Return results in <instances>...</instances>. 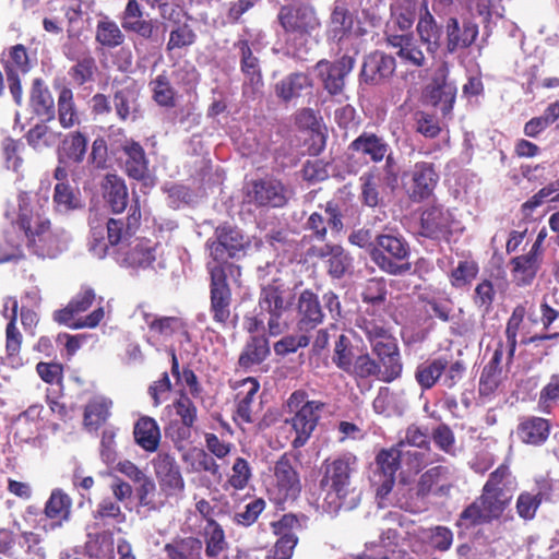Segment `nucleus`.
I'll use <instances>...</instances> for the list:
<instances>
[{"label": "nucleus", "instance_id": "obj_10", "mask_svg": "<svg viewBox=\"0 0 559 559\" xmlns=\"http://www.w3.org/2000/svg\"><path fill=\"white\" fill-rule=\"evenodd\" d=\"M298 457L290 453H283L274 464L275 489L280 500H296L301 492V480L297 469Z\"/></svg>", "mask_w": 559, "mask_h": 559}, {"label": "nucleus", "instance_id": "obj_53", "mask_svg": "<svg viewBox=\"0 0 559 559\" xmlns=\"http://www.w3.org/2000/svg\"><path fill=\"white\" fill-rule=\"evenodd\" d=\"M78 314L74 311V308L69 302L68 306L63 309L57 310L53 313V319L60 324L68 325L73 329H82V328H96L100 321L104 319L105 311L103 307H98L93 310L88 316L83 319H80L76 322H73L74 316Z\"/></svg>", "mask_w": 559, "mask_h": 559}, {"label": "nucleus", "instance_id": "obj_63", "mask_svg": "<svg viewBox=\"0 0 559 559\" xmlns=\"http://www.w3.org/2000/svg\"><path fill=\"white\" fill-rule=\"evenodd\" d=\"M93 519L104 525L109 522L121 524L126 521V514L118 502L107 497L98 502L96 510L93 511Z\"/></svg>", "mask_w": 559, "mask_h": 559}, {"label": "nucleus", "instance_id": "obj_40", "mask_svg": "<svg viewBox=\"0 0 559 559\" xmlns=\"http://www.w3.org/2000/svg\"><path fill=\"white\" fill-rule=\"evenodd\" d=\"M103 197L114 213H122L128 205V188L120 176L107 174L102 183Z\"/></svg>", "mask_w": 559, "mask_h": 559}, {"label": "nucleus", "instance_id": "obj_8", "mask_svg": "<svg viewBox=\"0 0 559 559\" xmlns=\"http://www.w3.org/2000/svg\"><path fill=\"white\" fill-rule=\"evenodd\" d=\"M511 500L512 495L483 488L481 495L462 511L460 521L467 527L490 523L503 514Z\"/></svg>", "mask_w": 559, "mask_h": 559}, {"label": "nucleus", "instance_id": "obj_15", "mask_svg": "<svg viewBox=\"0 0 559 559\" xmlns=\"http://www.w3.org/2000/svg\"><path fill=\"white\" fill-rule=\"evenodd\" d=\"M417 0H396L390 5V17L384 28L385 41H392L393 36L412 33L411 29L418 19Z\"/></svg>", "mask_w": 559, "mask_h": 559}, {"label": "nucleus", "instance_id": "obj_29", "mask_svg": "<svg viewBox=\"0 0 559 559\" xmlns=\"http://www.w3.org/2000/svg\"><path fill=\"white\" fill-rule=\"evenodd\" d=\"M372 353L378 357L380 372L378 379L390 383L399 379L403 371V362L396 338L373 348Z\"/></svg>", "mask_w": 559, "mask_h": 559}, {"label": "nucleus", "instance_id": "obj_12", "mask_svg": "<svg viewBox=\"0 0 559 559\" xmlns=\"http://www.w3.org/2000/svg\"><path fill=\"white\" fill-rule=\"evenodd\" d=\"M478 34V24L471 19L460 21L456 16H449L444 20V47L448 53L468 49Z\"/></svg>", "mask_w": 559, "mask_h": 559}, {"label": "nucleus", "instance_id": "obj_43", "mask_svg": "<svg viewBox=\"0 0 559 559\" xmlns=\"http://www.w3.org/2000/svg\"><path fill=\"white\" fill-rule=\"evenodd\" d=\"M543 255L530 250L527 253L511 259V273L518 285L532 284L540 267Z\"/></svg>", "mask_w": 559, "mask_h": 559}, {"label": "nucleus", "instance_id": "obj_18", "mask_svg": "<svg viewBox=\"0 0 559 559\" xmlns=\"http://www.w3.org/2000/svg\"><path fill=\"white\" fill-rule=\"evenodd\" d=\"M141 209L139 200L131 204L127 217L109 218L107 226V239L111 247L121 248L133 240L141 226Z\"/></svg>", "mask_w": 559, "mask_h": 559}, {"label": "nucleus", "instance_id": "obj_38", "mask_svg": "<svg viewBox=\"0 0 559 559\" xmlns=\"http://www.w3.org/2000/svg\"><path fill=\"white\" fill-rule=\"evenodd\" d=\"M312 88L311 78L304 72H293L280 80L274 92L278 99L287 104Z\"/></svg>", "mask_w": 559, "mask_h": 559}, {"label": "nucleus", "instance_id": "obj_51", "mask_svg": "<svg viewBox=\"0 0 559 559\" xmlns=\"http://www.w3.org/2000/svg\"><path fill=\"white\" fill-rule=\"evenodd\" d=\"M234 47L239 50L240 70L242 74L249 80L251 84L261 83L262 72L260 62L252 52L250 41L247 38H240L234 44Z\"/></svg>", "mask_w": 559, "mask_h": 559}, {"label": "nucleus", "instance_id": "obj_49", "mask_svg": "<svg viewBox=\"0 0 559 559\" xmlns=\"http://www.w3.org/2000/svg\"><path fill=\"white\" fill-rule=\"evenodd\" d=\"M359 200L362 205L377 207L383 204V198L380 193V176L377 168H371L364 173L360 178Z\"/></svg>", "mask_w": 559, "mask_h": 559}, {"label": "nucleus", "instance_id": "obj_62", "mask_svg": "<svg viewBox=\"0 0 559 559\" xmlns=\"http://www.w3.org/2000/svg\"><path fill=\"white\" fill-rule=\"evenodd\" d=\"M537 404L538 408L546 414H550L559 404V371L549 376L539 391Z\"/></svg>", "mask_w": 559, "mask_h": 559}, {"label": "nucleus", "instance_id": "obj_60", "mask_svg": "<svg viewBox=\"0 0 559 559\" xmlns=\"http://www.w3.org/2000/svg\"><path fill=\"white\" fill-rule=\"evenodd\" d=\"M52 202L56 211L61 213H68L80 207V199L69 182L56 183Z\"/></svg>", "mask_w": 559, "mask_h": 559}, {"label": "nucleus", "instance_id": "obj_20", "mask_svg": "<svg viewBox=\"0 0 559 559\" xmlns=\"http://www.w3.org/2000/svg\"><path fill=\"white\" fill-rule=\"evenodd\" d=\"M156 478L160 489L167 495L173 496L185 489V480L176 459L160 452L152 461Z\"/></svg>", "mask_w": 559, "mask_h": 559}, {"label": "nucleus", "instance_id": "obj_42", "mask_svg": "<svg viewBox=\"0 0 559 559\" xmlns=\"http://www.w3.org/2000/svg\"><path fill=\"white\" fill-rule=\"evenodd\" d=\"M354 27V16L347 5L343 2H335L331 11L328 36L336 43L347 38Z\"/></svg>", "mask_w": 559, "mask_h": 559}, {"label": "nucleus", "instance_id": "obj_6", "mask_svg": "<svg viewBox=\"0 0 559 559\" xmlns=\"http://www.w3.org/2000/svg\"><path fill=\"white\" fill-rule=\"evenodd\" d=\"M455 224V216L451 209L442 203L431 202L419 211L418 235L432 241L449 242Z\"/></svg>", "mask_w": 559, "mask_h": 559}, {"label": "nucleus", "instance_id": "obj_58", "mask_svg": "<svg viewBox=\"0 0 559 559\" xmlns=\"http://www.w3.org/2000/svg\"><path fill=\"white\" fill-rule=\"evenodd\" d=\"M111 402L108 399L97 396L92 399L84 409V423L88 427L98 428L110 415Z\"/></svg>", "mask_w": 559, "mask_h": 559}, {"label": "nucleus", "instance_id": "obj_27", "mask_svg": "<svg viewBox=\"0 0 559 559\" xmlns=\"http://www.w3.org/2000/svg\"><path fill=\"white\" fill-rule=\"evenodd\" d=\"M50 223L41 206L32 205L25 199L19 202L15 224L24 233L27 242L36 237V234L43 231L44 228H48Z\"/></svg>", "mask_w": 559, "mask_h": 559}, {"label": "nucleus", "instance_id": "obj_47", "mask_svg": "<svg viewBox=\"0 0 559 559\" xmlns=\"http://www.w3.org/2000/svg\"><path fill=\"white\" fill-rule=\"evenodd\" d=\"M56 114L63 129H71L81 122L73 91L68 86H62L58 93Z\"/></svg>", "mask_w": 559, "mask_h": 559}, {"label": "nucleus", "instance_id": "obj_13", "mask_svg": "<svg viewBox=\"0 0 559 559\" xmlns=\"http://www.w3.org/2000/svg\"><path fill=\"white\" fill-rule=\"evenodd\" d=\"M402 452L397 447L382 449L376 456L373 483L378 485L377 496L384 498L395 485V474L401 467Z\"/></svg>", "mask_w": 559, "mask_h": 559}, {"label": "nucleus", "instance_id": "obj_33", "mask_svg": "<svg viewBox=\"0 0 559 559\" xmlns=\"http://www.w3.org/2000/svg\"><path fill=\"white\" fill-rule=\"evenodd\" d=\"M27 246L41 258L53 259L67 247V237L63 229H53L51 223L48 228L36 234V237L27 242Z\"/></svg>", "mask_w": 559, "mask_h": 559}, {"label": "nucleus", "instance_id": "obj_50", "mask_svg": "<svg viewBox=\"0 0 559 559\" xmlns=\"http://www.w3.org/2000/svg\"><path fill=\"white\" fill-rule=\"evenodd\" d=\"M126 36L119 25L105 15L97 21L95 31V41L106 49H114L124 43Z\"/></svg>", "mask_w": 559, "mask_h": 559}, {"label": "nucleus", "instance_id": "obj_16", "mask_svg": "<svg viewBox=\"0 0 559 559\" xmlns=\"http://www.w3.org/2000/svg\"><path fill=\"white\" fill-rule=\"evenodd\" d=\"M307 260H323L328 274L333 278H341L352 265V258L345 249L337 243L310 246L305 252Z\"/></svg>", "mask_w": 559, "mask_h": 559}, {"label": "nucleus", "instance_id": "obj_7", "mask_svg": "<svg viewBox=\"0 0 559 559\" xmlns=\"http://www.w3.org/2000/svg\"><path fill=\"white\" fill-rule=\"evenodd\" d=\"M230 266H211L206 263V270L210 274V313L215 323L226 329L231 318L233 294L228 284L226 270Z\"/></svg>", "mask_w": 559, "mask_h": 559}, {"label": "nucleus", "instance_id": "obj_34", "mask_svg": "<svg viewBox=\"0 0 559 559\" xmlns=\"http://www.w3.org/2000/svg\"><path fill=\"white\" fill-rule=\"evenodd\" d=\"M356 326L365 334L371 349L395 340L384 318L376 316L368 310L357 318Z\"/></svg>", "mask_w": 559, "mask_h": 559}, {"label": "nucleus", "instance_id": "obj_55", "mask_svg": "<svg viewBox=\"0 0 559 559\" xmlns=\"http://www.w3.org/2000/svg\"><path fill=\"white\" fill-rule=\"evenodd\" d=\"M198 35L193 27L188 23H177L173 25L169 32V38L166 44L167 53L189 49L197 43Z\"/></svg>", "mask_w": 559, "mask_h": 559}, {"label": "nucleus", "instance_id": "obj_36", "mask_svg": "<svg viewBox=\"0 0 559 559\" xmlns=\"http://www.w3.org/2000/svg\"><path fill=\"white\" fill-rule=\"evenodd\" d=\"M88 138L80 130L70 131L61 140L57 150L58 160L80 165L86 157Z\"/></svg>", "mask_w": 559, "mask_h": 559}, {"label": "nucleus", "instance_id": "obj_56", "mask_svg": "<svg viewBox=\"0 0 559 559\" xmlns=\"http://www.w3.org/2000/svg\"><path fill=\"white\" fill-rule=\"evenodd\" d=\"M527 310L525 305L520 304L514 307L510 318L508 319L506 326V340H507V365L513 361L516 345H518V333L523 323L524 317Z\"/></svg>", "mask_w": 559, "mask_h": 559}, {"label": "nucleus", "instance_id": "obj_44", "mask_svg": "<svg viewBox=\"0 0 559 559\" xmlns=\"http://www.w3.org/2000/svg\"><path fill=\"white\" fill-rule=\"evenodd\" d=\"M550 423L542 417H527L516 428L519 439L526 444L540 445L549 437Z\"/></svg>", "mask_w": 559, "mask_h": 559}, {"label": "nucleus", "instance_id": "obj_61", "mask_svg": "<svg viewBox=\"0 0 559 559\" xmlns=\"http://www.w3.org/2000/svg\"><path fill=\"white\" fill-rule=\"evenodd\" d=\"M355 348L348 336L340 334L334 343L332 361L342 371H349L355 359Z\"/></svg>", "mask_w": 559, "mask_h": 559}, {"label": "nucleus", "instance_id": "obj_5", "mask_svg": "<svg viewBox=\"0 0 559 559\" xmlns=\"http://www.w3.org/2000/svg\"><path fill=\"white\" fill-rule=\"evenodd\" d=\"M293 296L281 277H273L261 284L258 305L261 312L269 314L267 334L278 336L288 329L284 313L293 306Z\"/></svg>", "mask_w": 559, "mask_h": 559}, {"label": "nucleus", "instance_id": "obj_64", "mask_svg": "<svg viewBox=\"0 0 559 559\" xmlns=\"http://www.w3.org/2000/svg\"><path fill=\"white\" fill-rule=\"evenodd\" d=\"M57 133L43 121L36 123L25 133L27 144L37 151L50 147L55 143Z\"/></svg>", "mask_w": 559, "mask_h": 559}, {"label": "nucleus", "instance_id": "obj_54", "mask_svg": "<svg viewBox=\"0 0 559 559\" xmlns=\"http://www.w3.org/2000/svg\"><path fill=\"white\" fill-rule=\"evenodd\" d=\"M152 99L160 107L174 108L177 104V91L173 86L166 71L150 82Z\"/></svg>", "mask_w": 559, "mask_h": 559}, {"label": "nucleus", "instance_id": "obj_28", "mask_svg": "<svg viewBox=\"0 0 559 559\" xmlns=\"http://www.w3.org/2000/svg\"><path fill=\"white\" fill-rule=\"evenodd\" d=\"M324 212L326 222L319 212H313L306 222V229L311 231L309 236L311 239L324 241L328 235L326 224L336 233L343 229V215L337 203L329 201L325 204Z\"/></svg>", "mask_w": 559, "mask_h": 559}, {"label": "nucleus", "instance_id": "obj_35", "mask_svg": "<svg viewBox=\"0 0 559 559\" xmlns=\"http://www.w3.org/2000/svg\"><path fill=\"white\" fill-rule=\"evenodd\" d=\"M114 107L118 119L122 122L135 121L138 114V92L133 81L126 79L115 88Z\"/></svg>", "mask_w": 559, "mask_h": 559}, {"label": "nucleus", "instance_id": "obj_52", "mask_svg": "<svg viewBox=\"0 0 559 559\" xmlns=\"http://www.w3.org/2000/svg\"><path fill=\"white\" fill-rule=\"evenodd\" d=\"M0 61L5 74H25L31 70L28 51L22 44L13 45L3 51Z\"/></svg>", "mask_w": 559, "mask_h": 559}, {"label": "nucleus", "instance_id": "obj_19", "mask_svg": "<svg viewBox=\"0 0 559 559\" xmlns=\"http://www.w3.org/2000/svg\"><path fill=\"white\" fill-rule=\"evenodd\" d=\"M249 203L258 207H282L287 202L284 185L273 178L254 180L247 192Z\"/></svg>", "mask_w": 559, "mask_h": 559}, {"label": "nucleus", "instance_id": "obj_14", "mask_svg": "<svg viewBox=\"0 0 559 559\" xmlns=\"http://www.w3.org/2000/svg\"><path fill=\"white\" fill-rule=\"evenodd\" d=\"M324 406L325 403L321 401H311L298 408L292 418L286 419V424H289L296 433L292 441L294 449H299L308 442L318 426L320 412Z\"/></svg>", "mask_w": 559, "mask_h": 559}, {"label": "nucleus", "instance_id": "obj_23", "mask_svg": "<svg viewBox=\"0 0 559 559\" xmlns=\"http://www.w3.org/2000/svg\"><path fill=\"white\" fill-rule=\"evenodd\" d=\"M121 27L128 32L151 40L157 32L156 22L144 17V11L138 0H128L121 13Z\"/></svg>", "mask_w": 559, "mask_h": 559}, {"label": "nucleus", "instance_id": "obj_59", "mask_svg": "<svg viewBox=\"0 0 559 559\" xmlns=\"http://www.w3.org/2000/svg\"><path fill=\"white\" fill-rule=\"evenodd\" d=\"M483 488L495 492H507L508 495L513 496L515 483L511 475L510 467L507 464H500L489 474V477Z\"/></svg>", "mask_w": 559, "mask_h": 559}, {"label": "nucleus", "instance_id": "obj_30", "mask_svg": "<svg viewBox=\"0 0 559 559\" xmlns=\"http://www.w3.org/2000/svg\"><path fill=\"white\" fill-rule=\"evenodd\" d=\"M260 390L259 381L248 377L239 383V391L236 394V411L233 419L238 425L252 424L254 421L253 402Z\"/></svg>", "mask_w": 559, "mask_h": 559}, {"label": "nucleus", "instance_id": "obj_25", "mask_svg": "<svg viewBox=\"0 0 559 559\" xmlns=\"http://www.w3.org/2000/svg\"><path fill=\"white\" fill-rule=\"evenodd\" d=\"M123 154V170L127 176L136 181L150 177V162L143 146L133 139H127L121 145Z\"/></svg>", "mask_w": 559, "mask_h": 559}, {"label": "nucleus", "instance_id": "obj_4", "mask_svg": "<svg viewBox=\"0 0 559 559\" xmlns=\"http://www.w3.org/2000/svg\"><path fill=\"white\" fill-rule=\"evenodd\" d=\"M371 261L384 273L402 276L411 272V246L400 233L378 234L370 249Z\"/></svg>", "mask_w": 559, "mask_h": 559}, {"label": "nucleus", "instance_id": "obj_3", "mask_svg": "<svg viewBox=\"0 0 559 559\" xmlns=\"http://www.w3.org/2000/svg\"><path fill=\"white\" fill-rule=\"evenodd\" d=\"M276 20L287 41H293L294 45L299 41V47L295 48L294 55L302 59L305 50L302 46L307 38L321 26L316 8L309 3L283 4Z\"/></svg>", "mask_w": 559, "mask_h": 559}, {"label": "nucleus", "instance_id": "obj_32", "mask_svg": "<svg viewBox=\"0 0 559 559\" xmlns=\"http://www.w3.org/2000/svg\"><path fill=\"white\" fill-rule=\"evenodd\" d=\"M348 151L378 164L386 157L390 145L383 136L374 132L364 131L349 143Z\"/></svg>", "mask_w": 559, "mask_h": 559}, {"label": "nucleus", "instance_id": "obj_57", "mask_svg": "<svg viewBox=\"0 0 559 559\" xmlns=\"http://www.w3.org/2000/svg\"><path fill=\"white\" fill-rule=\"evenodd\" d=\"M428 96L430 103L439 107L442 116L447 117L452 112L456 97V88L452 84L443 82L432 86Z\"/></svg>", "mask_w": 559, "mask_h": 559}, {"label": "nucleus", "instance_id": "obj_31", "mask_svg": "<svg viewBox=\"0 0 559 559\" xmlns=\"http://www.w3.org/2000/svg\"><path fill=\"white\" fill-rule=\"evenodd\" d=\"M72 504V499L66 491L55 488L44 507V514L50 521L49 526H44L45 531L60 528L69 522Z\"/></svg>", "mask_w": 559, "mask_h": 559}, {"label": "nucleus", "instance_id": "obj_2", "mask_svg": "<svg viewBox=\"0 0 559 559\" xmlns=\"http://www.w3.org/2000/svg\"><path fill=\"white\" fill-rule=\"evenodd\" d=\"M205 247L212 259V262H209L211 266H230L226 270V275L239 276L240 266L229 260L243 255L250 248V240L239 228L224 223L214 229V235L206 240Z\"/></svg>", "mask_w": 559, "mask_h": 559}, {"label": "nucleus", "instance_id": "obj_22", "mask_svg": "<svg viewBox=\"0 0 559 559\" xmlns=\"http://www.w3.org/2000/svg\"><path fill=\"white\" fill-rule=\"evenodd\" d=\"M416 33L419 41L426 47L428 53L436 55L439 51L444 34V23H438L426 1L419 9Z\"/></svg>", "mask_w": 559, "mask_h": 559}, {"label": "nucleus", "instance_id": "obj_39", "mask_svg": "<svg viewBox=\"0 0 559 559\" xmlns=\"http://www.w3.org/2000/svg\"><path fill=\"white\" fill-rule=\"evenodd\" d=\"M269 355V338L265 335H251L238 357V367L249 371L252 367L261 365Z\"/></svg>", "mask_w": 559, "mask_h": 559}, {"label": "nucleus", "instance_id": "obj_11", "mask_svg": "<svg viewBox=\"0 0 559 559\" xmlns=\"http://www.w3.org/2000/svg\"><path fill=\"white\" fill-rule=\"evenodd\" d=\"M355 62L353 56L343 55L334 61L321 59L316 63L318 78L331 96L341 95L344 92L345 79L354 69Z\"/></svg>", "mask_w": 559, "mask_h": 559}, {"label": "nucleus", "instance_id": "obj_1", "mask_svg": "<svg viewBox=\"0 0 559 559\" xmlns=\"http://www.w3.org/2000/svg\"><path fill=\"white\" fill-rule=\"evenodd\" d=\"M357 468V456L350 452L328 457L322 462L319 488L323 495V508L329 513L349 511L360 503L361 491L355 481Z\"/></svg>", "mask_w": 559, "mask_h": 559}, {"label": "nucleus", "instance_id": "obj_48", "mask_svg": "<svg viewBox=\"0 0 559 559\" xmlns=\"http://www.w3.org/2000/svg\"><path fill=\"white\" fill-rule=\"evenodd\" d=\"M164 550L168 559H202L203 543L197 537L176 538Z\"/></svg>", "mask_w": 559, "mask_h": 559}, {"label": "nucleus", "instance_id": "obj_37", "mask_svg": "<svg viewBox=\"0 0 559 559\" xmlns=\"http://www.w3.org/2000/svg\"><path fill=\"white\" fill-rule=\"evenodd\" d=\"M297 310L299 314L298 326L300 330L314 329L322 323L324 314L318 296L310 289L300 293Z\"/></svg>", "mask_w": 559, "mask_h": 559}, {"label": "nucleus", "instance_id": "obj_9", "mask_svg": "<svg viewBox=\"0 0 559 559\" xmlns=\"http://www.w3.org/2000/svg\"><path fill=\"white\" fill-rule=\"evenodd\" d=\"M408 178L405 183L408 198L416 203L428 200L435 192L440 176L437 166L431 162L420 160L404 174Z\"/></svg>", "mask_w": 559, "mask_h": 559}, {"label": "nucleus", "instance_id": "obj_17", "mask_svg": "<svg viewBox=\"0 0 559 559\" xmlns=\"http://www.w3.org/2000/svg\"><path fill=\"white\" fill-rule=\"evenodd\" d=\"M395 70L396 60L393 56L374 50L364 59L360 82L371 86L381 85L394 75Z\"/></svg>", "mask_w": 559, "mask_h": 559}, {"label": "nucleus", "instance_id": "obj_45", "mask_svg": "<svg viewBox=\"0 0 559 559\" xmlns=\"http://www.w3.org/2000/svg\"><path fill=\"white\" fill-rule=\"evenodd\" d=\"M448 358L439 356L420 362L415 369V380L423 391L432 389L447 370Z\"/></svg>", "mask_w": 559, "mask_h": 559}, {"label": "nucleus", "instance_id": "obj_46", "mask_svg": "<svg viewBox=\"0 0 559 559\" xmlns=\"http://www.w3.org/2000/svg\"><path fill=\"white\" fill-rule=\"evenodd\" d=\"M390 47L397 49L396 55L403 62L421 68L426 63V57L421 48L415 43L414 34L406 33L401 36H393L392 41L386 43Z\"/></svg>", "mask_w": 559, "mask_h": 559}, {"label": "nucleus", "instance_id": "obj_26", "mask_svg": "<svg viewBox=\"0 0 559 559\" xmlns=\"http://www.w3.org/2000/svg\"><path fill=\"white\" fill-rule=\"evenodd\" d=\"M28 108L43 122H49L56 118L53 96L41 78H35L32 81L28 94Z\"/></svg>", "mask_w": 559, "mask_h": 559}, {"label": "nucleus", "instance_id": "obj_41", "mask_svg": "<svg viewBox=\"0 0 559 559\" xmlns=\"http://www.w3.org/2000/svg\"><path fill=\"white\" fill-rule=\"evenodd\" d=\"M135 443L146 452H156L160 444V429L157 421L150 416H141L134 424Z\"/></svg>", "mask_w": 559, "mask_h": 559}, {"label": "nucleus", "instance_id": "obj_24", "mask_svg": "<svg viewBox=\"0 0 559 559\" xmlns=\"http://www.w3.org/2000/svg\"><path fill=\"white\" fill-rule=\"evenodd\" d=\"M453 487V473L449 467L438 465L421 474L418 480L417 491L421 497H426L430 493L439 497H447Z\"/></svg>", "mask_w": 559, "mask_h": 559}, {"label": "nucleus", "instance_id": "obj_21", "mask_svg": "<svg viewBox=\"0 0 559 559\" xmlns=\"http://www.w3.org/2000/svg\"><path fill=\"white\" fill-rule=\"evenodd\" d=\"M154 247L151 240L133 238L121 248H117L116 259L120 265L133 269H146L155 261Z\"/></svg>", "mask_w": 559, "mask_h": 559}]
</instances>
